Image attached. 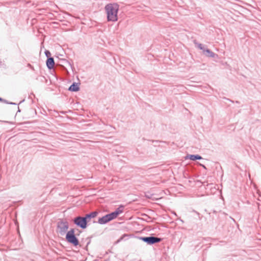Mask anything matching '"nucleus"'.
I'll use <instances>...</instances> for the list:
<instances>
[{"mask_svg": "<svg viewBox=\"0 0 261 261\" xmlns=\"http://www.w3.org/2000/svg\"><path fill=\"white\" fill-rule=\"evenodd\" d=\"M119 6L116 4H109L106 6L107 19L108 21H116L118 19Z\"/></svg>", "mask_w": 261, "mask_h": 261, "instance_id": "obj_1", "label": "nucleus"}, {"mask_svg": "<svg viewBox=\"0 0 261 261\" xmlns=\"http://www.w3.org/2000/svg\"><path fill=\"white\" fill-rule=\"evenodd\" d=\"M124 211V207L120 205L115 211L107 214L98 220V223L100 224H105L116 218L119 215L121 214Z\"/></svg>", "mask_w": 261, "mask_h": 261, "instance_id": "obj_2", "label": "nucleus"}, {"mask_svg": "<svg viewBox=\"0 0 261 261\" xmlns=\"http://www.w3.org/2000/svg\"><path fill=\"white\" fill-rule=\"evenodd\" d=\"M66 238L68 242L72 243L74 246L78 245L79 241L74 236V231L73 229H71L67 232Z\"/></svg>", "mask_w": 261, "mask_h": 261, "instance_id": "obj_3", "label": "nucleus"}, {"mask_svg": "<svg viewBox=\"0 0 261 261\" xmlns=\"http://www.w3.org/2000/svg\"><path fill=\"white\" fill-rule=\"evenodd\" d=\"M86 219V217H78L74 220V222L76 225L84 229L87 227Z\"/></svg>", "mask_w": 261, "mask_h": 261, "instance_id": "obj_4", "label": "nucleus"}, {"mask_svg": "<svg viewBox=\"0 0 261 261\" xmlns=\"http://www.w3.org/2000/svg\"><path fill=\"white\" fill-rule=\"evenodd\" d=\"M141 239L148 244H153L156 243L160 242L161 241V239L160 238L154 237H144L142 238Z\"/></svg>", "mask_w": 261, "mask_h": 261, "instance_id": "obj_5", "label": "nucleus"}, {"mask_svg": "<svg viewBox=\"0 0 261 261\" xmlns=\"http://www.w3.org/2000/svg\"><path fill=\"white\" fill-rule=\"evenodd\" d=\"M68 228V224L66 221H61L58 225V229L61 233L65 232Z\"/></svg>", "mask_w": 261, "mask_h": 261, "instance_id": "obj_6", "label": "nucleus"}, {"mask_svg": "<svg viewBox=\"0 0 261 261\" xmlns=\"http://www.w3.org/2000/svg\"><path fill=\"white\" fill-rule=\"evenodd\" d=\"M55 62L53 58H49L46 61V65L49 69H52L54 67Z\"/></svg>", "mask_w": 261, "mask_h": 261, "instance_id": "obj_7", "label": "nucleus"}, {"mask_svg": "<svg viewBox=\"0 0 261 261\" xmlns=\"http://www.w3.org/2000/svg\"><path fill=\"white\" fill-rule=\"evenodd\" d=\"M79 90V87L77 84L73 83L69 88V90L71 91H77Z\"/></svg>", "mask_w": 261, "mask_h": 261, "instance_id": "obj_8", "label": "nucleus"}, {"mask_svg": "<svg viewBox=\"0 0 261 261\" xmlns=\"http://www.w3.org/2000/svg\"><path fill=\"white\" fill-rule=\"evenodd\" d=\"M97 214H98V213L97 212H93L89 214L86 215L85 217L86 219H90L91 218H95V217L97 216Z\"/></svg>", "mask_w": 261, "mask_h": 261, "instance_id": "obj_9", "label": "nucleus"}, {"mask_svg": "<svg viewBox=\"0 0 261 261\" xmlns=\"http://www.w3.org/2000/svg\"><path fill=\"white\" fill-rule=\"evenodd\" d=\"M189 159L191 160L195 161L196 160H200L202 158L199 155H190L189 156Z\"/></svg>", "mask_w": 261, "mask_h": 261, "instance_id": "obj_10", "label": "nucleus"}, {"mask_svg": "<svg viewBox=\"0 0 261 261\" xmlns=\"http://www.w3.org/2000/svg\"><path fill=\"white\" fill-rule=\"evenodd\" d=\"M205 51L208 54V56L210 57H213L214 56V54L209 49H206Z\"/></svg>", "mask_w": 261, "mask_h": 261, "instance_id": "obj_11", "label": "nucleus"}, {"mask_svg": "<svg viewBox=\"0 0 261 261\" xmlns=\"http://www.w3.org/2000/svg\"><path fill=\"white\" fill-rule=\"evenodd\" d=\"M198 47H199V48H200L201 49H202V48H202V44H199V45H198Z\"/></svg>", "mask_w": 261, "mask_h": 261, "instance_id": "obj_12", "label": "nucleus"}, {"mask_svg": "<svg viewBox=\"0 0 261 261\" xmlns=\"http://www.w3.org/2000/svg\"><path fill=\"white\" fill-rule=\"evenodd\" d=\"M1 100H2V99L0 98V101H1Z\"/></svg>", "mask_w": 261, "mask_h": 261, "instance_id": "obj_13", "label": "nucleus"}]
</instances>
